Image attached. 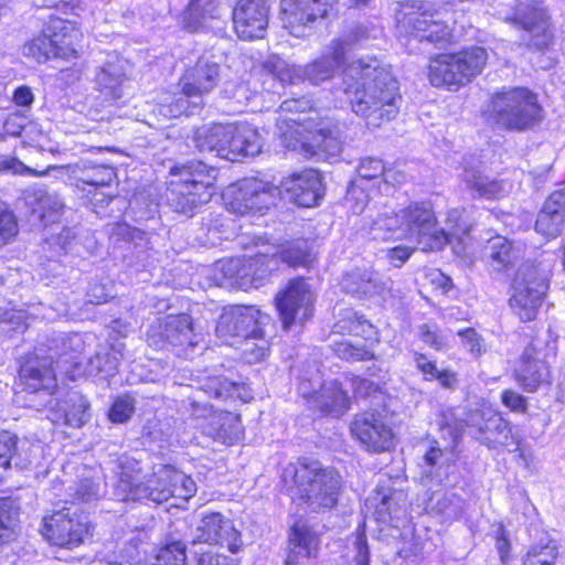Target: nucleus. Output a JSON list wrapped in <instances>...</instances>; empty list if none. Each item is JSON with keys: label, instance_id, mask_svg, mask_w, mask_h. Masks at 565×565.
Returning <instances> with one entry per match:
<instances>
[{"label": "nucleus", "instance_id": "nucleus-8", "mask_svg": "<svg viewBox=\"0 0 565 565\" xmlns=\"http://www.w3.org/2000/svg\"><path fill=\"white\" fill-rule=\"evenodd\" d=\"M487 111L497 125L509 130L529 129L541 118L536 96L523 87L497 93Z\"/></svg>", "mask_w": 565, "mask_h": 565}, {"label": "nucleus", "instance_id": "nucleus-52", "mask_svg": "<svg viewBox=\"0 0 565 565\" xmlns=\"http://www.w3.org/2000/svg\"><path fill=\"white\" fill-rule=\"evenodd\" d=\"M279 256L284 263L292 267L307 266L311 260L308 243L305 239H296L284 245Z\"/></svg>", "mask_w": 565, "mask_h": 565}, {"label": "nucleus", "instance_id": "nucleus-64", "mask_svg": "<svg viewBox=\"0 0 565 565\" xmlns=\"http://www.w3.org/2000/svg\"><path fill=\"white\" fill-rule=\"evenodd\" d=\"M371 32L366 25L356 23L348 30L343 38L335 41H341L347 52L351 47L364 44L371 38Z\"/></svg>", "mask_w": 565, "mask_h": 565}, {"label": "nucleus", "instance_id": "nucleus-53", "mask_svg": "<svg viewBox=\"0 0 565 565\" xmlns=\"http://www.w3.org/2000/svg\"><path fill=\"white\" fill-rule=\"evenodd\" d=\"M159 480L164 482H170V480H173L172 489L175 490L173 497L188 499L196 491L194 480L173 467L172 469H163L160 473Z\"/></svg>", "mask_w": 565, "mask_h": 565}, {"label": "nucleus", "instance_id": "nucleus-9", "mask_svg": "<svg viewBox=\"0 0 565 565\" xmlns=\"http://www.w3.org/2000/svg\"><path fill=\"white\" fill-rule=\"evenodd\" d=\"M163 469L172 466H158L150 476H141L138 462L127 460L115 486L114 495L119 501H152L162 503L173 497V480H159Z\"/></svg>", "mask_w": 565, "mask_h": 565}, {"label": "nucleus", "instance_id": "nucleus-49", "mask_svg": "<svg viewBox=\"0 0 565 565\" xmlns=\"http://www.w3.org/2000/svg\"><path fill=\"white\" fill-rule=\"evenodd\" d=\"M332 350L337 356L348 362H360L374 358L373 349L361 340L334 342Z\"/></svg>", "mask_w": 565, "mask_h": 565}, {"label": "nucleus", "instance_id": "nucleus-55", "mask_svg": "<svg viewBox=\"0 0 565 565\" xmlns=\"http://www.w3.org/2000/svg\"><path fill=\"white\" fill-rule=\"evenodd\" d=\"M221 95L242 107L252 99L254 92L245 81H225L221 88Z\"/></svg>", "mask_w": 565, "mask_h": 565}, {"label": "nucleus", "instance_id": "nucleus-21", "mask_svg": "<svg viewBox=\"0 0 565 565\" xmlns=\"http://www.w3.org/2000/svg\"><path fill=\"white\" fill-rule=\"evenodd\" d=\"M201 543H206L207 546H225L232 553L237 552L242 545L239 532L221 513H211L201 519L194 530L192 545Z\"/></svg>", "mask_w": 565, "mask_h": 565}, {"label": "nucleus", "instance_id": "nucleus-2", "mask_svg": "<svg viewBox=\"0 0 565 565\" xmlns=\"http://www.w3.org/2000/svg\"><path fill=\"white\" fill-rule=\"evenodd\" d=\"M341 476L337 470L322 468L318 461L299 462L292 470L291 499L313 512L332 509L338 503Z\"/></svg>", "mask_w": 565, "mask_h": 565}, {"label": "nucleus", "instance_id": "nucleus-11", "mask_svg": "<svg viewBox=\"0 0 565 565\" xmlns=\"http://www.w3.org/2000/svg\"><path fill=\"white\" fill-rule=\"evenodd\" d=\"M78 36V31L71 22L57 17L51 18L43 32L24 45V54L40 63L52 57H76L75 42Z\"/></svg>", "mask_w": 565, "mask_h": 565}, {"label": "nucleus", "instance_id": "nucleus-61", "mask_svg": "<svg viewBox=\"0 0 565 565\" xmlns=\"http://www.w3.org/2000/svg\"><path fill=\"white\" fill-rule=\"evenodd\" d=\"M335 328L338 332H348L355 337H361L363 334H369L373 327L367 320L353 313L339 321L335 324Z\"/></svg>", "mask_w": 565, "mask_h": 565}, {"label": "nucleus", "instance_id": "nucleus-41", "mask_svg": "<svg viewBox=\"0 0 565 565\" xmlns=\"http://www.w3.org/2000/svg\"><path fill=\"white\" fill-rule=\"evenodd\" d=\"M227 138V124H212L198 128L193 141L201 153H213L215 157L225 159L228 157Z\"/></svg>", "mask_w": 565, "mask_h": 565}, {"label": "nucleus", "instance_id": "nucleus-54", "mask_svg": "<svg viewBox=\"0 0 565 565\" xmlns=\"http://www.w3.org/2000/svg\"><path fill=\"white\" fill-rule=\"evenodd\" d=\"M18 234L19 224L14 212L0 200V247L13 242Z\"/></svg>", "mask_w": 565, "mask_h": 565}, {"label": "nucleus", "instance_id": "nucleus-44", "mask_svg": "<svg viewBox=\"0 0 565 565\" xmlns=\"http://www.w3.org/2000/svg\"><path fill=\"white\" fill-rule=\"evenodd\" d=\"M125 74L117 63H106L96 76V83L106 98L117 100L122 97Z\"/></svg>", "mask_w": 565, "mask_h": 565}, {"label": "nucleus", "instance_id": "nucleus-50", "mask_svg": "<svg viewBox=\"0 0 565 565\" xmlns=\"http://www.w3.org/2000/svg\"><path fill=\"white\" fill-rule=\"evenodd\" d=\"M66 408L64 409V423L67 426L79 428L89 418L88 407L89 404L84 396L74 392L71 393L65 402Z\"/></svg>", "mask_w": 565, "mask_h": 565}, {"label": "nucleus", "instance_id": "nucleus-34", "mask_svg": "<svg viewBox=\"0 0 565 565\" xmlns=\"http://www.w3.org/2000/svg\"><path fill=\"white\" fill-rule=\"evenodd\" d=\"M35 449L26 443L19 444L17 435L0 433V468L26 470L33 462Z\"/></svg>", "mask_w": 565, "mask_h": 565}, {"label": "nucleus", "instance_id": "nucleus-48", "mask_svg": "<svg viewBox=\"0 0 565 565\" xmlns=\"http://www.w3.org/2000/svg\"><path fill=\"white\" fill-rule=\"evenodd\" d=\"M241 388L239 384L218 376H206L199 382L200 391L209 397L221 399L238 397Z\"/></svg>", "mask_w": 565, "mask_h": 565}, {"label": "nucleus", "instance_id": "nucleus-31", "mask_svg": "<svg viewBox=\"0 0 565 565\" xmlns=\"http://www.w3.org/2000/svg\"><path fill=\"white\" fill-rule=\"evenodd\" d=\"M435 11L431 7L419 0L402 4L397 13V28L401 33L412 35L420 41V34L427 31Z\"/></svg>", "mask_w": 565, "mask_h": 565}, {"label": "nucleus", "instance_id": "nucleus-5", "mask_svg": "<svg viewBox=\"0 0 565 565\" xmlns=\"http://www.w3.org/2000/svg\"><path fill=\"white\" fill-rule=\"evenodd\" d=\"M399 214L403 238L415 241L423 252L440 250L451 237L462 241L471 231L465 221L456 223L449 231L439 228L433 211L425 204H412Z\"/></svg>", "mask_w": 565, "mask_h": 565}, {"label": "nucleus", "instance_id": "nucleus-38", "mask_svg": "<svg viewBox=\"0 0 565 565\" xmlns=\"http://www.w3.org/2000/svg\"><path fill=\"white\" fill-rule=\"evenodd\" d=\"M460 179L475 198L493 200L504 195L505 190L502 183L484 174L479 166L473 167L470 163H465Z\"/></svg>", "mask_w": 565, "mask_h": 565}, {"label": "nucleus", "instance_id": "nucleus-17", "mask_svg": "<svg viewBox=\"0 0 565 565\" xmlns=\"http://www.w3.org/2000/svg\"><path fill=\"white\" fill-rule=\"evenodd\" d=\"M42 523L43 537L60 547L74 548L83 543L89 533L87 522L68 508L45 515Z\"/></svg>", "mask_w": 565, "mask_h": 565}, {"label": "nucleus", "instance_id": "nucleus-23", "mask_svg": "<svg viewBox=\"0 0 565 565\" xmlns=\"http://www.w3.org/2000/svg\"><path fill=\"white\" fill-rule=\"evenodd\" d=\"M281 195L303 207L316 205L324 194V185L319 171L307 169L281 181Z\"/></svg>", "mask_w": 565, "mask_h": 565}, {"label": "nucleus", "instance_id": "nucleus-29", "mask_svg": "<svg viewBox=\"0 0 565 565\" xmlns=\"http://www.w3.org/2000/svg\"><path fill=\"white\" fill-rule=\"evenodd\" d=\"M24 201L31 207L32 214L44 225L55 223L65 207L60 194L49 192L45 188L38 185L24 191Z\"/></svg>", "mask_w": 565, "mask_h": 565}, {"label": "nucleus", "instance_id": "nucleus-27", "mask_svg": "<svg viewBox=\"0 0 565 565\" xmlns=\"http://www.w3.org/2000/svg\"><path fill=\"white\" fill-rule=\"evenodd\" d=\"M514 374L516 382L526 392H534L541 384L547 382L548 365L542 351L534 343L525 348Z\"/></svg>", "mask_w": 565, "mask_h": 565}, {"label": "nucleus", "instance_id": "nucleus-6", "mask_svg": "<svg viewBox=\"0 0 565 565\" xmlns=\"http://www.w3.org/2000/svg\"><path fill=\"white\" fill-rule=\"evenodd\" d=\"M345 50L341 41H332L329 49L319 58L306 66L291 65L280 56L269 55L262 64L263 71L281 83L296 84L309 81L318 85L331 79L344 64Z\"/></svg>", "mask_w": 565, "mask_h": 565}, {"label": "nucleus", "instance_id": "nucleus-30", "mask_svg": "<svg viewBox=\"0 0 565 565\" xmlns=\"http://www.w3.org/2000/svg\"><path fill=\"white\" fill-rule=\"evenodd\" d=\"M228 138L226 150L228 161H237L239 158L258 154L262 150V137L258 131L248 125L227 124Z\"/></svg>", "mask_w": 565, "mask_h": 565}, {"label": "nucleus", "instance_id": "nucleus-13", "mask_svg": "<svg viewBox=\"0 0 565 565\" xmlns=\"http://www.w3.org/2000/svg\"><path fill=\"white\" fill-rule=\"evenodd\" d=\"M269 317L253 306H231L223 309L218 317L215 333L230 345L250 337H260Z\"/></svg>", "mask_w": 565, "mask_h": 565}, {"label": "nucleus", "instance_id": "nucleus-19", "mask_svg": "<svg viewBox=\"0 0 565 565\" xmlns=\"http://www.w3.org/2000/svg\"><path fill=\"white\" fill-rule=\"evenodd\" d=\"M275 300L285 329L296 322L303 323L311 315L313 295L303 278L290 280Z\"/></svg>", "mask_w": 565, "mask_h": 565}, {"label": "nucleus", "instance_id": "nucleus-58", "mask_svg": "<svg viewBox=\"0 0 565 565\" xmlns=\"http://www.w3.org/2000/svg\"><path fill=\"white\" fill-rule=\"evenodd\" d=\"M238 349L242 351V356L248 363H256L263 360L268 350L264 331L260 337H250L238 342Z\"/></svg>", "mask_w": 565, "mask_h": 565}, {"label": "nucleus", "instance_id": "nucleus-1", "mask_svg": "<svg viewBox=\"0 0 565 565\" xmlns=\"http://www.w3.org/2000/svg\"><path fill=\"white\" fill-rule=\"evenodd\" d=\"M343 92L352 110L370 127H380L398 113V83L376 60L351 63L343 73Z\"/></svg>", "mask_w": 565, "mask_h": 565}, {"label": "nucleus", "instance_id": "nucleus-39", "mask_svg": "<svg viewBox=\"0 0 565 565\" xmlns=\"http://www.w3.org/2000/svg\"><path fill=\"white\" fill-rule=\"evenodd\" d=\"M565 215V191L550 195L537 215L535 230L547 237H555L561 232Z\"/></svg>", "mask_w": 565, "mask_h": 565}, {"label": "nucleus", "instance_id": "nucleus-57", "mask_svg": "<svg viewBox=\"0 0 565 565\" xmlns=\"http://www.w3.org/2000/svg\"><path fill=\"white\" fill-rule=\"evenodd\" d=\"M186 546L181 541L167 543L158 553L153 565H185Z\"/></svg>", "mask_w": 565, "mask_h": 565}, {"label": "nucleus", "instance_id": "nucleus-63", "mask_svg": "<svg viewBox=\"0 0 565 565\" xmlns=\"http://www.w3.org/2000/svg\"><path fill=\"white\" fill-rule=\"evenodd\" d=\"M134 411V398L128 395L120 396L114 402L109 411V419L114 423H125L130 418Z\"/></svg>", "mask_w": 565, "mask_h": 565}, {"label": "nucleus", "instance_id": "nucleus-32", "mask_svg": "<svg viewBox=\"0 0 565 565\" xmlns=\"http://www.w3.org/2000/svg\"><path fill=\"white\" fill-rule=\"evenodd\" d=\"M318 536L303 522H297L289 536V551L285 565H306L307 561L317 555Z\"/></svg>", "mask_w": 565, "mask_h": 565}, {"label": "nucleus", "instance_id": "nucleus-16", "mask_svg": "<svg viewBox=\"0 0 565 565\" xmlns=\"http://www.w3.org/2000/svg\"><path fill=\"white\" fill-rule=\"evenodd\" d=\"M195 338L192 318L185 313L157 318L146 331L147 343L159 350L170 347H194Z\"/></svg>", "mask_w": 565, "mask_h": 565}, {"label": "nucleus", "instance_id": "nucleus-47", "mask_svg": "<svg viewBox=\"0 0 565 565\" xmlns=\"http://www.w3.org/2000/svg\"><path fill=\"white\" fill-rule=\"evenodd\" d=\"M557 558V544L547 535L531 545L523 565H554Z\"/></svg>", "mask_w": 565, "mask_h": 565}, {"label": "nucleus", "instance_id": "nucleus-4", "mask_svg": "<svg viewBox=\"0 0 565 565\" xmlns=\"http://www.w3.org/2000/svg\"><path fill=\"white\" fill-rule=\"evenodd\" d=\"M171 172L178 179L172 180L166 191L167 204L177 213L192 216L211 200L215 170L196 161L173 167Z\"/></svg>", "mask_w": 565, "mask_h": 565}, {"label": "nucleus", "instance_id": "nucleus-59", "mask_svg": "<svg viewBox=\"0 0 565 565\" xmlns=\"http://www.w3.org/2000/svg\"><path fill=\"white\" fill-rule=\"evenodd\" d=\"M222 547L200 546L194 551L196 565H237L234 557L221 553Z\"/></svg>", "mask_w": 565, "mask_h": 565}, {"label": "nucleus", "instance_id": "nucleus-7", "mask_svg": "<svg viewBox=\"0 0 565 565\" xmlns=\"http://www.w3.org/2000/svg\"><path fill=\"white\" fill-rule=\"evenodd\" d=\"M487 60V50L479 46L457 53L438 54L429 62L428 77L433 86L456 92L482 72Z\"/></svg>", "mask_w": 565, "mask_h": 565}, {"label": "nucleus", "instance_id": "nucleus-42", "mask_svg": "<svg viewBox=\"0 0 565 565\" xmlns=\"http://www.w3.org/2000/svg\"><path fill=\"white\" fill-rule=\"evenodd\" d=\"M313 405L324 414L340 416L349 408V398L337 381H330L322 384Z\"/></svg>", "mask_w": 565, "mask_h": 565}, {"label": "nucleus", "instance_id": "nucleus-56", "mask_svg": "<svg viewBox=\"0 0 565 565\" xmlns=\"http://www.w3.org/2000/svg\"><path fill=\"white\" fill-rule=\"evenodd\" d=\"M17 510L12 501L3 499L0 501V544L7 543L15 537Z\"/></svg>", "mask_w": 565, "mask_h": 565}, {"label": "nucleus", "instance_id": "nucleus-51", "mask_svg": "<svg viewBox=\"0 0 565 565\" xmlns=\"http://www.w3.org/2000/svg\"><path fill=\"white\" fill-rule=\"evenodd\" d=\"M276 254L277 253L269 254L268 252H258L256 255H250L244 258V265L253 264L248 275V286L252 285L254 280L263 279L271 270L276 269V265L278 263Z\"/></svg>", "mask_w": 565, "mask_h": 565}, {"label": "nucleus", "instance_id": "nucleus-26", "mask_svg": "<svg viewBox=\"0 0 565 565\" xmlns=\"http://www.w3.org/2000/svg\"><path fill=\"white\" fill-rule=\"evenodd\" d=\"M392 280L371 268H354L342 280V290L358 298L382 296L392 289Z\"/></svg>", "mask_w": 565, "mask_h": 565}, {"label": "nucleus", "instance_id": "nucleus-22", "mask_svg": "<svg viewBox=\"0 0 565 565\" xmlns=\"http://www.w3.org/2000/svg\"><path fill=\"white\" fill-rule=\"evenodd\" d=\"M268 19V0H239L233 10L234 28L242 40L262 39Z\"/></svg>", "mask_w": 565, "mask_h": 565}, {"label": "nucleus", "instance_id": "nucleus-3", "mask_svg": "<svg viewBox=\"0 0 565 565\" xmlns=\"http://www.w3.org/2000/svg\"><path fill=\"white\" fill-rule=\"evenodd\" d=\"M221 66L209 57L201 56L189 67L179 82L181 92L167 94L160 103V113L169 117L192 115L203 103V96L210 94L218 84Z\"/></svg>", "mask_w": 565, "mask_h": 565}, {"label": "nucleus", "instance_id": "nucleus-37", "mask_svg": "<svg viewBox=\"0 0 565 565\" xmlns=\"http://www.w3.org/2000/svg\"><path fill=\"white\" fill-rule=\"evenodd\" d=\"M200 427L203 434L223 445L233 444L239 439L241 435L239 419L230 412L214 411Z\"/></svg>", "mask_w": 565, "mask_h": 565}, {"label": "nucleus", "instance_id": "nucleus-20", "mask_svg": "<svg viewBox=\"0 0 565 565\" xmlns=\"http://www.w3.org/2000/svg\"><path fill=\"white\" fill-rule=\"evenodd\" d=\"M330 4L331 0H281L280 21L291 35L303 38L310 23L327 15Z\"/></svg>", "mask_w": 565, "mask_h": 565}, {"label": "nucleus", "instance_id": "nucleus-46", "mask_svg": "<svg viewBox=\"0 0 565 565\" xmlns=\"http://www.w3.org/2000/svg\"><path fill=\"white\" fill-rule=\"evenodd\" d=\"M217 15V0H191L183 22L190 31H196L206 19H214Z\"/></svg>", "mask_w": 565, "mask_h": 565}, {"label": "nucleus", "instance_id": "nucleus-43", "mask_svg": "<svg viewBox=\"0 0 565 565\" xmlns=\"http://www.w3.org/2000/svg\"><path fill=\"white\" fill-rule=\"evenodd\" d=\"M85 340L79 333H56L47 340L46 348L49 355L54 356V361L60 356H70L76 359L85 352Z\"/></svg>", "mask_w": 565, "mask_h": 565}, {"label": "nucleus", "instance_id": "nucleus-15", "mask_svg": "<svg viewBox=\"0 0 565 565\" xmlns=\"http://www.w3.org/2000/svg\"><path fill=\"white\" fill-rule=\"evenodd\" d=\"M507 21L525 31L529 44L543 50L554 40L551 15L542 0H518Z\"/></svg>", "mask_w": 565, "mask_h": 565}, {"label": "nucleus", "instance_id": "nucleus-33", "mask_svg": "<svg viewBox=\"0 0 565 565\" xmlns=\"http://www.w3.org/2000/svg\"><path fill=\"white\" fill-rule=\"evenodd\" d=\"M482 258L491 270L504 273L519 260L520 250L507 237L497 235L487 239L482 248Z\"/></svg>", "mask_w": 565, "mask_h": 565}, {"label": "nucleus", "instance_id": "nucleus-40", "mask_svg": "<svg viewBox=\"0 0 565 565\" xmlns=\"http://www.w3.org/2000/svg\"><path fill=\"white\" fill-rule=\"evenodd\" d=\"M311 135L312 146L327 157H337L342 151L341 129L331 118H321L311 129L307 130Z\"/></svg>", "mask_w": 565, "mask_h": 565}, {"label": "nucleus", "instance_id": "nucleus-18", "mask_svg": "<svg viewBox=\"0 0 565 565\" xmlns=\"http://www.w3.org/2000/svg\"><path fill=\"white\" fill-rule=\"evenodd\" d=\"M280 110L291 115L287 118H279L277 125L281 131L284 145L292 150L297 149L298 145L305 143L302 140L295 138L296 135H301L299 128L303 127V130L307 131L322 118L315 108V102L308 96L284 100L280 104Z\"/></svg>", "mask_w": 565, "mask_h": 565}, {"label": "nucleus", "instance_id": "nucleus-60", "mask_svg": "<svg viewBox=\"0 0 565 565\" xmlns=\"http://www.w3.org/2000/svg\"><path fill=\"white\" fill-rule=\"evenodd\" d=\"M89 372L96 375L110 376L116 373L118 369V359L110 353H96L95 356L89 359Z\"/></svg>", "mask_w": 565, "mask_h": 565}, {"label": "nucleus", "instance_id": "nucleus-35", "mask_svg": "<svg viewBox=\"0 0 565 565\" xmlns=\"http://www.w3.org/2000/svg\"><path fill=\"white\" fill-rule=\"evenodd\" d=\"M363 227L373 239L403 238L401 214L393 210L374 211L369 207L366 215L363 216Z\"/></svg>", "mask_w": 565, "mask_h": 565}, {"label": "nucleus", "instance_id": "nucleus-12", "mask_svg": "<svg viewBox=\"0 0 565 565\" xmlns=\"http://www.w3.org/2000/svg\"><path fill=\"white\" fill-rule=\"evenodd\" d=\"M280 195L281 190L273 183L257 178H245L228 186L223 199L230 211L244 215L268 210Z\"/></svg>", "mask_w": 565, "mask_h": 565}, {"label": "nucleus", "instance_id": "nucleus-25", "mask_svg": "<svg viewBox=\"0 0 565 565\" xmlns=\"http://www.w3.org/2000/svg\"><path fill=\"white\" fill-rule=\"evenodd\" d=\"M39 352H43V350L39 349ZM53 363V355L36 353L29 356L21 364L19 371V380L24 390L30 393L43 391L52 394L56 386Z\"/></svg>", "mask_w": 565, "mask_h": 565}, {"label": "nucleus", "instance_id": "nucleus-28", "mask_svg": "<svg viewBox=\"0 0 565 565\" xmlns=\"http://www.w3.org/2000/svg\"><path fill=\"white\" fill-rule=\"evenodd\" d=\"M70 168L76 188L87 193L109 186L117 175L114 167L89 160H82Z\"/></svg>", "mask_w": 565, "mask_h": 565}, {"label": "nucleus", "instance_id": "nucleus-62", "mask_svg": "<svg viewBox=\"0 0 565 565\" xmlns=\"http://www.w3.org/2000/svg\"><path fill=\"white\" fill-rule=\"evenodd\" d=\"M358 173L362 179L365 180L384 177V180L388 181L383 161L379 158L367 157L362 159L358 167Z\"/></svg>", "mask_w": 565, "mask_h": 565}, {"label": "nucleus", "instance_id": "nucleus-10", "mask_svg": "<svg viewBox=\"0 0 565 565\" xmlns=\"http://www.w3.org/2000/svg\"><path fill=\"white\" fill-rule=\"evenodd\" d=\"M547 275L532 263L522 264L511 285L510 307L523 321H532L547 290Z\"/></svg>", "mask_w": 565, "mask_h": 565}, {"label": "nucleus", "instance_id": "nucleus-24", "mask_svg": "<svg viewBox=\"0 0 565 565\" xmlns=\"http://www.w3.org/2000/svg\"><path fill=\"white\" fill-rule=\"evenodd\" d=\"M351 433L367 450L374 452L388 450L393 445L392 429L374 412L356 415L351 423Z\"/></svg>", "mask_w": 565, "mask_h": 565}, {"label": "nucleus", "instance_id": "nucleus-45", "mask_svg": "<svg viewBox=\"0 0 565 565\" xmlns=\"http://www.w3.org/2000/svg\"><path fill=\"white\" fill-rule=\"evenodd\" d=\"M462 507V499L455 493L434 492L427 501L430 512L443 516L446 521L459 518Z\"/></svg>", "mask_w": 565, "mask_h": 565}, {"label": "nucleus", "instance_id": "nucleus-36", "mask_svg": "<svg viewBox=\"0 0 565 565\" xmlns=\"http://www.w3.org/2000/svg\"><path fill=\"white\" fill-rule=\"evenodd\" d=\"M253 264L244 265L242 258L221 259L211 269V280L222 288L248 287V275Z\"/></svg>", "mask_w": 565, "mask_h": 565}, {"label": "nucleus", "instance_id": "nucleus-14", "mask_svg": "<svg viewBox=\"0 0 565 565\" xmlns=\"http://www.w3.org/2000/svg\"><path fill=\"white\" fill-rule=\"evenodd\" d=\"M465 425L471 436L489 449L513 447L516 450L520 441L512 434L510 424L490 407L472 409L466 414Z\"/></svg>", "mask_w": 565, "mask_h": 565}]
</instances>
